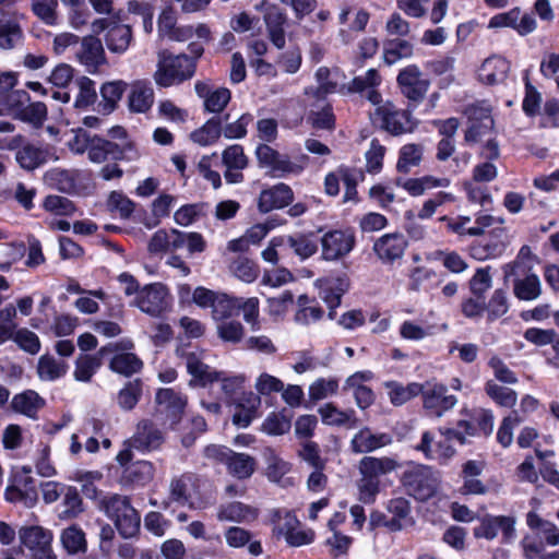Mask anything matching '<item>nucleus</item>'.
Segmentation results:
<instances>
[{"mask_svg": "<svg viewBox=\"0 0 559 559\" xmlns=\"http://www.w3.org/2000/svg\"><path fill=\"white\" fill-rule=\"evenodd\" d=\"M127 87V83L119 80L107 82L100 87V95L105 102V107L108 111L115 109L119 100L121 99Z\"/></svg>", "mask_w": 559, "mask_h": 559, "instance_id": "nucleus-60", "label": "nucleus"}, {"mask_svg": "<svg viewBox=\"0 0 559 559\" xmlns=\"http://www.w3.org/2000/svg\"><path fill=\"white\" fill-rule=\"evenodd\" d=\"M384 386L388 391L390 402L394 406L404 405L418 396L420 391H423L421 383L418 382H411L404 385L396 381H389L384 383Z\"/></svg>", "mask_w": 559, "mask_h": 559, "instance_id": "nucleus-33", "label": "nucleus"}, {"mask_svg": "<svg viewBox=\"0 0 559 559\" xmlns=\"http://www.w3.org/2000/svg\"><path fill=\"white\" fill-rule=\"evenodd\" d=\"M424 154V146L417 143H408L401 147L396 169L407 174L413 167L420 164Z\"/></svg>", "mask_w": 559, "mask_h": 559, "instance_id": "nucleus-43", "label": "nucleus"}, {"mask_svg": "<svg viewBox=\"0 0 559 559\" xmlns=\"http://www.w3.org/2000/svg\"><path fill=\"white\" fill-rule=\"evenodd\" d=\"M43 209L55 216H72L76 211L70 199L57 194L47 195L43 201Z\"/></svg>", "mask_w": 559, "mask_h": 559, "instance_id": "nucleus-51", "label": "nucleus"}, {"mask_svg": "<svg viewBox=\"0 0 559 559\" xmlns=\"http://www.w3.org/2000/svg\"><path fill=\"white\" fill-rule=\"evenodd\" d=\"M103 509L124 538L134 536L140 528V515L128 497L112 495L103 500Z\"/></svg>", "mask_w": 559, "mask_h": 559, "instance_id": "nucleus-4", "label": "nucleus"}, {"mask_svg": "<svg viewBox=\"0 0 559 559\" xmlns=\"http://www.w3.org/2000/svg\"><path fill=\"white\" fill-rule=\"evenodd\" d=\"M349 288V280L346 276L326 280L321 284L320 297L329 306V317L333 319L335 308L340 306L342 296Z\"/></svg>", "mask_w": 559, "mask_h": 559, "instance_id": "nucleus-29", "label": "nucleus"}, {"mask_svg": "<svg viewBox=\"0 0 559 559\" xmlns=\"http://www.w3.org/2000/svg\"><path fill=\"white\" fill-rule=\"evenodd\" d=\"M48 147L25 144L16 152L15 158L20 166L26 170H34L48 160Z\"/></svg>", "mask_w": 559, "mask_h": 559, "instance_id": "nucleus-34", "label": "nucleus"}, {"mask_svg": "<svg viewBox=\"0 0 559 559\" xmlns=\"http://www.w3.org/2000/svg\"><path fill=\"white\" fill-rule=\"evenodd\" d=\"M154 477V467L147 461H138L124 467L120 483L123 486H145Z\"/></svg>", "mask_w": 559, "mask_h": 559, "instance_id": "nucleus-30", "label": "nucleus"}, {"mask_svg": "<svg viewBox=\"0 0 559 559\" xmlns=\"http://www.w3.org/2000/svg\"><path fill=\"white\" fill-rule=\"evenodd\" d=\"M194 59L187 55H171L163 49L157 52L154 82L160 87H169L191 79L195 73Z\"/></svg>", "mask_w": 559, "mask_h": 559, "instance_id": "nucleus-3", "label": "nucleus"}, {"mask_svg": "<svg viewBox=\"0 0 559 559\" xmlns=\"http://www.w3.org/2000/svg\"><path fill=\"white\" fill-rule=\"evenodd\" d=\"M524 81V97L522 100V110L528 118H534L539 114L542 105V94L532 84L528 71L526 70L523 75Z\"/></svg>", "mask_w": 559, "mask_h": 559, "instance_id": "nucleus-44", "label": "nucleus"}, {"mask_svg": "<svg viewBox=\"0 0 559 559\" xmlns=\"http://www.w3.org/2000/svg\"><path fill=\"white\" fill-rule=\"evenodd\" d=\"M442 439L437 442L435 449V457L432 460H438L441 463L448 462L454 454L455 449L452 447V440H457L460 443L465 442V437L454 429H447L441 431Z\"/></svg>", "mask_w": 559, "mask_h": 559, "instance_id": "nucleus-46", "label": "nucleus"}, {"mask_svg": "<svg viewBox=\"0 0 559 559\" xmlns=\"http://www.w3.org/2000/svg\"><path fill=\"white\" fill-rule=\"evenodd\" d=\"M197 95L203 99L205 111L221 114L231 98V93L226 87L214 88L209 82L198 81L194 84Z\"/></svg>", "mask_w": 559, "mask_h": 559, "instance_id": "nucleus-16", "label": "nucleus"}, {"mask_svg": "<svg viewBox=\"0 0 559 559\" xmlns=\"http://www.w3.org/2000/svg\"><path fill=\"white\" fill-rule=\"evenodd\" d=\"M421 388L419 395H421L423 411L428 417L441 418L457 404L456 396L449 394L443 383L429 380L421 383Z\"/></svg>", "mask_w": 559, "mask_h": 559, "instance_id": "nucleus-7", "label": "nucleus"}, {"mask_svg": "<svg viewBox=\"0 0 559 559\" xmlns=\"http://www.w3.org/2000/svg\"><path fill=\"white\" fill-rule=\"evenodd\" d=\"M286 20V14L275 5L269 7L264 14L269 38L278 49H282L286 43L284 29Z\"/></svg>", "mask_w": 559, "mask_h": 559, "instance_id": "nucleus-27", "label": "nucleus"}, {"mask_svg": "<svg viewBox=\"0 0 559 559\" xmlns=\"http://www.w3.org/2000/svg\"><path fill=\"white\" fill-rule=\"evenodd\" d=\"M408 242L400 233L385 234L373 243V251L383 263H394L403 258Z\"/></svg>", "mask_w": 559, "mask_h": 559, "instance_id": "nucleus-15", "label": "nucleus"}, {"mask_svg": "<svg viewBox=\"0 0 559 559\" xmlns=\"http://www.w3.org/2000/svg\"><path fill=\"white\" fill-rule=\"evenodd\" d=\"M373 116L380 120L381 127L393 135L409 133L415 128L412 115L407 110L397 109L392 102L374 109Z\"/></svg>", "mask_w": 559, "mask_h": 559, "instance_id": "nucleus-11", "label": "nucleus"}, {"mask_svg": "<svg viewBox=\"0 0 559 559\" xmlns=\"http://www.w3.org/2000/svg\"><path fill=\"white\" fill-rule=\"evenodd\" d=\"M221 135V121L217 118H211L202 127L191 132L190 139L200 146H207L216 143Z\"/></svg>", "mask_w": 559, "mask_h": 559, "instance_id": "nucleus-42", "label": "nucleus"}, {"mask_svg": "<svg viewBox=\"0 0 559 559\" xmlns=\"http://www.w3.org/2000/svg\"><path fill=\"white\" fill-rule=\"evenodd\" d=\"M465 112L471 122L465 133V140L477 142L486 133V127L480 126V122L489 117V109L484 105H471Z\"/></svg>", "mask_w": 559, "mask_h": 559, "instance_id": "nucleus-38", "label": "nucleus"}, {"mask_svg": "<svg viewBox=\"0 0 559 559\" xmlns=\"http://www.w3.org/2000/svg\"><path fill=\"white\" fill-rule=\"evenodd\" d=\"M258 138L265 143L259 144L255 148V156L261 168L269 169L275 178L301 175L309 163V156L302 154L296 159L283 155L266 143L277 138V121L273 118L260 119L257 122Z\"/></svg>", "mask_w": 559, "mask_h": 559, "instance_id": "nucleus-1", "label": "nucleus"}, {"mask_svg": "<svg viewBox=\"0 0 559 559\" xmlns=\"http://www.w3.org/2000/svg\"><path fill=\"white\" fill-rule=\"evenodd\" d=\"M292 464L280 457L273 450L267 451L265 475L269 480L280 484L282 487L294 485V479L288 476Z\"/></svg>", "mask_w": 559, "mask_h": 559, "instance_id": "nucleus-28", "label": "nucleus"}, {"mask_svg": "<svg viewBox=\"0 0 559 559\" xmlns=\"http://www.w3.org/2000/svg\"><path fill=\"white\" fill-rule=\"evenodd\" d=\"M68 371L66 361L50 355H43L38 359L37 374L43 381H55L63 377Z\"/></svg>", "mask_w": 559, "mask_h": 559, "instance_id": "nucleus-41", "label": "nucleus"}, {"mask_svg": "<svg viewBox=\"0 0 559 559\" xmlns=\"http://www.w3.org/2000/svg\"><path fill=\"white\" fill-rule=\"evenodd\" d=\"M107 206L111 212H118L121 218H129L134 212L135 203L121 191L110 192Z\"/></svg>", "mask_w": 559, "mask_h": 559, "instance_id": "nucleus-61", "label": "nucleus"}, {"mask_svg": "<svg viewBox=\"0 0 559 559\" xmlns=\"http://www.w3.org/2000/svg\"><path fill=\"white\" fill-rule=\"evenodd\" d=\"M385 151V147L377 139L371 141L370 147L365 154L366 170L369 174H378L382 169Z\"/></svg>", "mask_w": 559, "mask_h": 559, "instance_id": "nucleus-63", "label": "nucleus"}, {"mask_svg": "<svg viewBox=\"0 0 559 559\" xmlns=\"http://www.w3.org/2000/svg\"><path fill=\"white\" fill-rule=\"evenodd\" d=\"M222 162L226 167L224 177L228 183L243 181L242 170L247 168L249 162L241 145L234 144L226 147L222 153Z\"/></svg>", "mask_w": 559, "mask_h": 559, "instance_id": "nucleus-17", "label": "nucleus"}, {"mask_svg": "<svg viewBox=\"0 0 559 559\" xmlns=\"http://www.w3.org/2000/svg\"><path fill=\"white\" fill-rule=\"evenodd\" d=\"M11 340H13L21 349L31 355H36L40 350L39 337L26 328L16 330Z\"/></svg>", "mask_w": 559, "mask_h": 559, "instance_id": "nucleus-62", "label": "nucleus"}, {"mask_svg": "<svg viewBox=\"0 0 559 559\" xmlns=\"http://www.w3.org/2000/svg\"><path fill=\"white\" fill-rule=\"evenodd\" d=\"M23 40V29L14 21L0 19V49L12 50Z\"/></svg>", "mask_w": 559, "mask_h": 559, "instance_id": "nucleus-49", "label": "nucleus"}, {"mask_svg": "<svg viewBox=\"0 0 559 559\" xmlns=\"http://www.w3.org/2000/svg\"><path fill=\"white\" fill-rule=\"evenodd\" d=\"M527 271H531V266L526 267L519 262L507 264L504 267L506 276L513 277L514 296L520 300L531 301L539 297L542 286L539 277Z\"/></svg>", "mask_w": 559, "mask_h": 559, "instance_id": "nucleus-10", "label": "nucleus"}, {"mask_svg": "<svg viewBox=\"0 0 559 559\" xmlns=\"http://www.w3.org/2000/svg\"><path fill=\"white\" fill-rule=\"evenodd\" d=\"M47 115L46 105L41 102H35L19 110L16 118L31 123L35 128H40L46 121Z\"/></svg>", "mask_w": 559, "mask_h": 559, "instance_id": "nucleus-55", "label": "nucleus"}, {"mask_svg": "<svg viewBox=\"0 0 559 559\" xmlns=\"http://www.w3.org/2000/svg\"><path fill=\"white\" fill-rule=\"evenodd\" d=\"M201 356L202 352H187L183 354L187 370L192 376L191 385L198 383L205 386L221 379V373L205 365Z\"/></svg>", "mask_w": 559, "mask_h": 559, "instance_id": "nucleus-21", "label": "nucleus"}, {"mask_svg": "<svg viewBox=\"0 0 559 559\" xmlns=\"http://www.w3.org/2000/svg\"><path fill=\"white\" fill-rule=\"evenodd\" d=\"M76 143L82 145L75 148L76 153H87V157L92 163L102 164L108 159L134 162L140 158V152L132 142L122 145L109 140L86 134L75 138Z\"/></svg>", "mask_w": 559, "mask_h": 559, "instance_id": "nucleus-2", "label": "nucleus"}, {"mask_svg": "<svg viewBox=\"0 0 559 559\" xmlns=\"http://www.w3.org/2000/svg\"><path fill=\"white\" fill-rule=\"evenodd\" d=\"M76 59L90 72H95L106 62L105 51L100 39L95 36H85L76 51Z\"/></svg>", "mask_w": 559, "mask_h": 559, "instance_id": "nucleus-22", "label": "nucleus"}, {"mask_svg": "<svg viewBox=\"0 0 559 559\" xmlns=\"http://www.w3.org/2000/svg\"><path fill=\"white\" fill-rule=\"evenodd\" d=\"M106 45L111 52H124L132 40V31L129 25L115 22L106 34Z\"/></svg>", "mask_w": 559, "mask_h": 559, "instance_id": "nucleus-35", "label": "nucleus"}, {"mask_svg": "<svg viewBox=\"0 0 559 559\" xmlns=\"http://www.w3.org/2000/svg\"><path fill=\"white\" fill-rule=\"evenodd\" d=\"M355 236L345 230H332L321 238L322 259L338 261L345 258L355 247Z\"/></svg>", "mask_w": 559, "mask_h": 559, "instance_id": "nucleus-13", "label": "nucleus"}, {"mask_svg": "<svg viewBox=\"0 0 559 559\" xmlns=\"http://www.w3.org/2000/svg\"><path fill=\"white\" fill-rule=\"evenodd\" d=\"M257 516V509L237 501L223 504L217 511L219 521L242 522L254 520Z\"/></svg>", "mask_w": 559, "mask_h": 559, "instance_id": "nucleus-39", "label": "nucleus"}, {"mask_svg": "<svg viewBox=\"0 0 559 559\" xmlns=\"http://www.w3.org/2000/svg\"><path fill=\"white\" fill-rule=\"evenodd\" d=\"M75 83L79 88V93L74 100V107L85 109L93 105L97 99L95 83L87 76L79 78Z\"/></svg>", "mask_w": 559, "mask_h": 559, "instance_id": "nucleus-53", "label": "nucleus"}, {"mask_svg": "<svg viewBox=\"0 0 559 559\" xmlns=\"http://www.w3.org/2000/svg\"><path fill=\"white\" fill-rule=\"evenodd\" d=\"M526 525L531 531L542 533L547 545H559V528L557 525L548 520H544L535 511L527 512Z\"/></svg>", "mask_w": 559, "mask_h": 559, "instance_id": "nucleus-40", "label": "nucleus"}, {"mask_svg": "<svg viewBox=\"0 0 559 559\" xmlns=\"http://www.w3.org/2000/svg\"><path fill=\"white\" fill-rule=\"evenodd\" d=\"M181 231L178 229H159L148 241L147 250L151 253H159L168 250H178L180 249V238Z\"/></svg>", "mask_w": 559, "mask_h": 559, "instance_id": "nucleus-37", "label": "nucleus"}, {"mask_svg": "<svg viewBox=\"0 0 559 559\" xmlns=\"http://www.w3.org/2000/svg\"><path fill=\"white\" fill-rule=\"evenodd\" d=\"M142 395V385L139 380L129 381L118 393L117 402L124 411L132 409Z\"/></svg>", "mask_w": 559, "mask_h": 559, "instance_id": "nucleus-58", "label": "nucleus"}, {"mask_svg": "<svg viewBox=\"0 0 559 559\" xmlns=\"http://www.w3.org/2000/svg\"><path fill=\"white\" fill-rule=\"evenodd\" d=\"M237 312L242 310L243 320L250 325L252 331H259L261 329L259 316V299L257 297L250 298H238Z\"/></svg>", "mask_w": 559, "mask_h": 559, "instance_id": "nucleus-57", "label": "nucleus"}, {"mask_svg": "<svg viewBox=\"0 0 559 559\" xmlns=\"http://www.w3.org/2000/svg\"><path fill=\"white\" fill-rule=\"evenodd\" d=\"M134 305L144 313L160 317L170 309L171 295L164 284H148L138 292Z\"/></svg>", "mask_w": 559, "mask_h": 559, "instance_id": "nucleus-9", "label": "nucleus"}, {"mask_svg": "<svg viewBox=\"0 0 559 559\" xmlns=\"http://www.w3.org/2000/svg\"><path fill=\"white\" fill-rule=\"evenodd\" d=\"M321 420L326 426L353 429L358 426L359 419L353 408L341 409L334 403H325L318 408Z\"/></svg>", "mask_w": 559, "mask_h": 559, "instance_id": "nucleus-23", "label": "nucleus"}, {"mask_svg": "<svg viewBox=\"0 0 559 559\" xmlns=\"http://www.w3.org/2000/svg\"><path fill=\"white\" fill-rule=\"evenodd\" d=\"M391 443L392 437L389 433H376L369 427H362L353 436L350 450L357 454L369 453Z\"/></svg>", "mask_w": 559, "mask_h": 559, "instance_id": "nucleus-20", "label": "nucleus"}, {"mask_svg": "<svg viewBox=\"0 0 559 559\" xmlns=\"http://www.w3.org/2000/svg\"><path fill=\"white\" fill-rule=\"evenodd\" d=\"M193 302L200 308H211L214 321H225L237 313L238 297L199 286L192 293Z\"/></svg>", "mask_w": 559, "mask_h": 559, "instance_id": "nucleus-6", "label": "nucleus"}, {"mask_svg": "<svg viewBox=\"0 0 559 559\" xmlns=\"http://www.w3.org/2000/svg\"><path fill=\"white\" fill-rule=\"evenodd\" d=\"M230 271L245 283H252L259 275V267L246 258L236 259L230 265Z\"/></svg>", "mask_w": 559, "mask_h": 559, "instance_id": "nucleus-64", "label": "nucleus"}, {"mask_svg": "<svg viewBox=\"0 0 559 559\" xmlns=\"http://www.w3.org/2000/svg\"><path fill=\"white\" fill-rule=\"evenodd\" d=\"M60 538L62 546L69 554L74 555L86 550L85 534L75 525L64 528Z\"/></svg>", "mask_w": 559, "mask_h": 559, "instance_id": "nucleus-50", "label": "nucleus"}, {"mask_svg": "<svg viewBox=\"0 0 559 559\" xmlns=\"http://www.w3.org/2000/svg\"><path fill=\"white\" fill-rule=\"evenodd\" d=\"M199 478L191 473L174 477L169 484L170 498L176 502L193 506L194 499L199 497Z\"/></svg>", "mask_w": 559, "mask_h": 559, "instance_id": "nucleus-19", "label": "nucleus"}, {"mask_svg": "<svg viewBox=\"0 0 559 559\" xmlns=\"http://www.w3.org/2000/svg\"><path fill=\"white\" fill-rule=\"evenodd\" d=\"M21 552L27 559H56L51 531L39 525H24L17 531Z\"/></svg>", "mask_w": 559, "mask_h": 559, "instance_id": "nucleus-5", "label": "nucleus"}, {"mask_svg": "<svg viewBox=\"0 0 559 559\" xmlns=\"http://www.w3.org/2000/svg\"><path fill=\"white\" fill-rule=\"evenodd\" d=\"M464 187L471 202L483 204L489 192V163L477 165Z\"/></svg>", "mask_w": 559, "mask_h": 559, "instance_id": "nucleus-25", "label": "nucleus"}, {"mask_svg": "<svg viewBox=\"0 0 559 559\" xmlns=\"http://www.w3.org/2000/svg\"><path fill=\"white\" fill-rule=\"evenodd\" d=\"M49 183L61 192H71L75 189L76 171L67 169H52L46 175Z\"/></svg>", "mask_w": 559, "mask_h": 559, "instance_id": "nucleus-56", "label": "nucleus"}, {"mask_svg": "<svg viewBox=\"0 0 559 559\" xmlns=\"http://www.w3.org/2000/svg\"><path fill=\"white\" fill-rule=\"evenodd\" d=\"M162 441V432L148 421H143L139 425L138 431L133 439L135 447L147 450L158 448Z\"/></svg>", "mask_w": 559, "mask_h": 559, "instance_id": "nucleus-45", "label": "nucleus"}, {"mask_svg": "<svg viewBox=\"0 0 559 559\" xmlns=\"http://www.w3.org/2000/svg\"><path fill=\"white\" fill-rule=\"evenodd\" d=\"M400 467L401 463L394 456H364L358 463L360 475L371 476L376 479H379L380 476L391 474Z\"/></svg>", "mask_w": 559, "mask_h": 559, "instance_id": "nucleus-26", "label": "nucleus"}, {"mask_svg": "<svg viewBox=\"0 0 559 559\" xmlns=\"http://www.w3.org/2000/svg\"><path fill=\"white\" fill-rule=\"evenodd\" d=\"M155 100L154 90L148 81L138 80L131 84L128 108L134 114H146Z\"/></svg>", "mask_w": 559, "mask_h": 559, "instance_id": "nucleus-24", "label": "nucleus"}, {"mask_svg": "<svg viewBox=\"0 0 559 559\" xmlns=\"http://www.w3.org/2000/svg\"><path fill=\"white\" fill-rule=\"evenodd\" d=\"M248 406L239 405L236 413L233 416V423L238 426L246 428L251 421L258 416V408L260 406V397L250 393L248 399Z\"/></svg>", "mask_w": 559, "mask_h": 559, "instance_id": "nucleus-54", "label": "nucleus"}, {"mask_svg": "<svg viewBox=\"0 0 559 559\" xmlns=\"http://www.w3.org/2000/svg\"><path fill=\"white\" fill-rule=\"evenodd\" d=\"M142 366L141 359L132 353H118L111 358L109 364L112 371L123 376L139 372Z\"/></svg>", "mask_w": 559, "mask_h": 559, "instance_id": "nucleus-48", "label": "nucleus"}, {"mask_svg": "<svg viewBox=\"0 0 559 559\" xmlns=\"http://www.w3.org/2000/svg\"><path fill=\"white\" fill-rule=\"evenodd\" d=\"M338 386L335 378H319L309 385V399L318 402L331 397L337 393Z\"/></svg>", "mask_w": 559, "mask_h": 559, "instance_id": "nucleus-52", "label": "nucleus"}, {"mask_svg": "<svg viewBox=\"0 0 559 559\" xmlns=\"http://www.w3.org/2000/svg\"><path fill=\"white\" fill-rule=\"evenodd\" d=\"M45 406V400L35 391L26 390L15 394L11 400V408L19 414L35 418L39 409Z\"/></svg>", "mask_w": 559, "mask_h": 559, "instance_id": "nucleus-31", "label": "nucleus"}, {"mask_svg": "<svg viewBox=\"0 0 559 559\" xmlns=\"http://www.w3.org/2000/svg\"><path fill=\"white\" fill-rule=\"evenodd\" d=\"M293 200L294 192L292 188L284 182H280L260 192L258 207L260 212L267 213L287 206Z\"/></svg>", "mask_w": 559, "mask_h": 559, "instance_id": "nucleus-18", "label": "nucleus"}, {"mask_svg": "<svg viewBox=\"0 0 559 559\" xmlns=\"http://www.w3.org/2000/svg\"><path fill=\"white\" fill-rule=\"evenodd\" d=\"M515 518L512 515H491V539L498 531L502 533L503 543H512L515 538Z\"/></svg>", "mask_w": 559, "mask_h": 559, "instance_id": "nucleus-59", "label": "nucleus"}, {"mask_svg": "<svg viewBox=\"0 0 559 559\" xmlns=\"http://www.w3.org/2000/svg\"><path fill=\"white\" fill-rule=\"evenodd\" d=\"M396 82L402 94L414 102L421 100L429 88V81L423 76L416 64H409L402 69Z\"/></svg>", "mask_w": 559, "mask_h": 559, "instance_id": "nucleus-14", "label": "nucleus"}, {"mask_svg": "<svg viewBox=\"0 0 559 559\" xmlns=\"http://www.w3.org/2000/svg\"><path fill=\"white\" fill-rule=\"evenodd\" d=\"M156 403L177 423L187 406V397L173 389H159L155 396Z\"/></svg>", "mask_w": 559, "mask_h": 559, "instance_id": "nucleus-32", "label": "nucleus"}, {"mask_svg": "<svg viewBox=\"0 0 559 559\" xmlns=\"http://www.w3.org/2000/svg\"><path fill=\"white\" fill-rule=\"evenodd\" d=\"M413 45L405 39H392L385 43L383 49V60L386 64L391 66L402 59H407L413 56Z\"/></svg>", "mask_w": 559, "mask_h": 559, "instance_id": "nucleus-47", "label": "nucleus"}, {"mask_svg": "<svg viewBox=\"0 0 559 559\" xmlns=\"http://www.w3.org/2000/svg\"><path fill=\"white\" fill-rule=\"evenodd\" d=\"M439 483L438 473L426 465H417L404 473L403 476V484L408 493L421 501L431 498L436 493Z\"/></svg>", "mask_w": 559, "mask_h": 559, "instance_id": "nucleus-8", "label": "nucleus"}, {"mask_svg": "<svg viewBox=\"0 0 559 559\" xmlns=\"http://www.w3.org/2000/svg\"><path fill=\"white\" fill-rule=\"evenodd\" d=\"M131 341H122L119 344L109 343L103 346L96 355H81L75 360L74 379L81 382H88L102 365V358L109 353H116L119 347L122 349L132 348Z\"/></svg>", "mask_w": 559, "mask_h": 559, "instance_id": "nucleus-12", "label": "nucleus"}, {"mask_svg": "<svg viewBox=\"0 0 559 559\" xmlns=\"http://www.w3.org/2000/svg\"><path fill=\"white\" fill-rule=\"evenodd\" d=\"M227 472L238 478L247 479L255 471V459L246 453H237L231 450L230 455L226 462Z\"/></svg>", "mask_w": 559, "mask_h": 559, "instance_id": "nucleus-36", "label": "nucleus"}]
</instances>
